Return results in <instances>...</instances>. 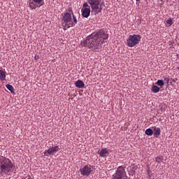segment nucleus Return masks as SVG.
Segmentation results:
<instances>
[{"label": "nucleus", "mask_w": 179, "mask_h": 179, "mask_svg": "<svg viewBox=\"0 0 179 179\" xmlns=\"http://www.w3.org/2000/svg\"><path fill=\"white\" fill-rule=\"evenodd\" d=\"M0 80L1 81H5L6 80V72L3 70H0Z\"/></svg>", "instance_id": "obj_14"}, {"label": "nucleus", "mask_w": 179, "mask_h": 179, "mask_svg": "<svg viewBox=\"0 0 179 179\" xmlns=\"http://www.w3.org/2000/svg\"><path fill=\"white\" fill-rule=\"evenodd\" d=\"M87 2L91 7L92 12L94 15L100 13L103 9V6H105L104 1L101 2V0H87Z\"/></svg>", "instance_id": "obj_4"}, {"label": "nucleus", "mask_w": 179, "mask_h": 179, "mask_svg": "<svg viewBox=\"0 0 179 179\" xmlns=\"http://www.w3.org/2000/svg\"><path fill=\"white\" fill-rule=\"evenodd\" d=\"M141 36L137 34L129 35L127 40V45L129 48H134L141 41Z\"/></svg>", "instance_id": "obj_5"}, {"label": "nucleus", "mask_w": 179, "mask_h": 179, "mask_svg": "<svg viewBox=\"0 0 179 179\" xmlns=\"http://www.w3.org/2000/svg\"><path fill=\"white\" fill-rule=\"evenodd\" d=\"M136 1H140V0H136Z\"/></svg>", "instance_id": "obj_30"}, {"label": "nucleus", "mask_w": 179, "mask_h": 179, "mask_svg": "<svg viewBox=\"0 0 179 179\" xmlns=\"http://www.w3.org/2000/svg\"><path fill=\"white\" fill-rule=\"evenodd\" d=\"M27 179H30V178H27Z\"/></svg>", "instance_id": "obj_31"}, {"label": "nucleus", "mask_w": 179, "mask_h": 179, "mask_svg": "<svg viewBox=\"0 0 179 179\" xmlns=\"http://www.w3.org/2000/svg\"><path fill=\"white\" fill-rule=\"evenodd\" d=\"M27 3L31 10L37 8H41V6L44 5V1L43 0H28Z\"/></svg>", "instance_id": "obj_7"}, {"label": "nucleus", "mask_w": 179, "mask_h": 179, "mask_svg": "<svg viewBox=\"0 0 179 179\" xmlns=\"http://www.w3.org/2000/svg\"><path fill=\"white\" fill-rule=\"evenodd\" d=\"M92 171L93 168L90 164L85 165L82 169H80L81 175L87 177H88Z\"/></svg>", "instance_id": "obj_8"}, {"label": "nucleus", "mask_w": 179, "mask_h": 179, "mask_svg": "<svg viewBox=\"0 0 179 179\" xmlns=\"http://www.w3.org/2000/svg\"><path fill=\"white\" fill-rule=\"evenodd\" d=\"M167 109V105L166 103L162 104L159 108V112L162 114Z\"/></svg>", "instance_id": "obj_17"}, {"label": "nucleus", "mask_w": 179, "mask_h": 179, "mask_svg": "<svg viewBox=\"0 0 179 179\" xmlns=\"http://www.w3.org/2000/svg\"><path fill=\"white\" fill-rule=\"evenodd\" d=\"M145 134L148 136H151L153 134V130L151 128H148L145 130Z\"/></svg>", "instance_id": "obj_19"}, {"label": "nucleus", "mask_w": 179, "mask_h": 179, "mask_svg": "<svg viewBox=\"0 0 179 179\" xmlns=\"http://www.w3.org/2000/svg\"><path fill=\"white\" fill-rule=\"evenodd\" d=\"M174 43H175L173 40L169 41V46H173Z\"/></svg>", "instance_id": "obj_23"}, {"label": "nucleus", "mask_w": 179, "mask_h": 179, "mask_svg": "<svg viewBox=\"0 0 179 179\" xmlns=\"http://www.w3.org/2000/svg\"><path fill=\"white\" fill-rule=\"evenodd\" d=\"M164 81L166 82V84H169V78H164Z\"/></svg>", "instance_id": "obj_24"}, {"label": "nucleus", "mask_w": 179, "mask_h": 179, "mask_svg": "<svg viewBox=\"0 0 179 179\" xmlns=\"http://www.w3.org/2000/svg\"><path fill=\"white\" fill-rule=\"evenodd\" d=\"M173 83H175V80H173Z\"/></svg>", "instance_id": "obj_28"}, {"label": "nucleus", "mask_w": 179, "mask_h": 179, "mask_svg": "<svg viewBox=\"0 0 179 179\" xmlns=\"http://www.w3.org/2000/svg\"><path fill=\"white\" fill-rule=\"evenodd\" d=\"M6 87L12 93V94H15V88L12 85L10 84H7L6 85Z\"/></svg>", "instance_id": "obj_16"}, {"label": "nucleus", "mask_w": 179, "mask_h": 179, "mask_svg": "<svg viewBox=\"0 0 179 179\" xmlns=\"http://www.w3.org/2000/svg\"><path fill=\"white\" fill-rule=\"evenodd\" d=\"M178 69L179 70V66L178 67Z\"/></svg>", "instance_id": "obj_29"}, {"label": "nucleus", "mask_w": 179, "mask_h": 179, "mask_svg": "<svg viewBox=\"0 0 179 179\" xmlns=\"http://www.w3.org/2000/svg\"><path fill=\"white\" fill-rule=\"evenodd\" d=\"M138 25L141 24V20H138Z\"/></svg>", "instance_id": "obj_27"}, {"label": "nucleus", "mask_w": 179, "mask_h": 179, "mask_svg": "<svg viewBox=\"0 0 179 179\" xmlns=\"http://www.w3.org/2000/svg\"><path fill=\"white\" fill-rule=\"evenodd\" d=\"M89 5L90 4L88 3V1L87 3H84L83 5V8H90Z\"/></svg>", "instance_id": "obj_22"}, {"label": "nucleus", "mask_w": 179, "mask_h": 179, "mask_svg": "<svg viewBox=\"0 0 179 179\" xmlns=\"http://www.w3.org/2000/svg\"><path fill=\"white\" fill-rule=\"evenodd\" d=\"M108 39V34L103 29H99L87 36L81 42V46L88 48L92 51L99 52L103 47V44Z\"/></svg>", "instance_id": "obj_1"}, {"label": "nucleus", "mask_w": 179, "mask_h": 179, "mask_svg": "<svg viewBox=\"0 0 179 179\" xmlns=\"http://www.w3.org/2000/svg\"><path fill=\"white\" fill-rule=\"evenodd\" d=\"M112 179H127L125 167L120 166L113 175Z\"/></svg>", "instance_id": "obj_6"}, {"label": "nucleus", "mask_w": 179, "mask_h": 179, "mask_svg": "<svg viewBox=\"0 0 179 179\" xmlns=\"http://www.w3.org/2000/svg\"><path fill=\"white\" fill-rule=\"evenodd\" d=\"M147 172H148V176H150V175L151 171H150V170L149 169H148Z\"/></svg>", "instance_id": "obj_26"}, {"label": "nucleus", "mask_w": 179, "mask_h": 179, "mask_svg": "<svg viewBox=\"0 0 179 179\" xmlns=\"http://www.w3.org/2000/svg\"><path fill=\"white\" fill-rule=\"evenodd\" d=\"M157 85L159 87H163L164 85V80H158L157 82Z\"/></svg>", "instance_id": "obj_20"}, {"label": "nucleus", "mask_w": 179, "mask_h": 179, "mask_svg": "<svg viewBox=\"0 0 179 179\" xmlns=\"http://www.w3.org/2000/svg\"><path fill=\"white\" fill-rule=\"evenodd\" d=\"M164 161L163 156H157L155 157V162L158 164H161Z\"/></svg>", "instance_id": "obj_18"}, {"label": "nucleus", "mask_w": 179, "mask_h": 179, "mask_svg": "<svg viewBox=\"0 0 179 179\" xmlns=\"http://www.w3.org/2000/svg\"><path fill=\"white\" fill-rule=\"evenodd\" d=\"M60 148L59 146L58 145H55L54 147H52L49 149L47 150L46 152L49 155H51V154L54 153V152H57L58 151H59Z\"/></svg>", "instance_id": "obj_10"}, {"label": "nucleus", "mask_w": 179, "mask_h": 179, "mask_svg": "<svg viewBox=\"0 0 179 179\" xmlns=\"http://www.w3.org/2000/svg\"><path fill=\"white\" fill-rule=\"evenodd\" d=\"M160 89L158 86L153 85L151 89L152 92L157 94L159 92Z\"/></svg>", "instance_id": "obj_15"}, {"label": "nucleus", "mask_w": 179, "mask_h": 179, "mask_svg": "<svg viewBox=\"0 0 179 179\" xmlns=\"http://www.w3.org/2000/svg\"><path fill=\"white\" fill-rule=\"evenodd\" d=\"M13 168L14 164L9 158L0 155V174L1 176L10 175Z\"/></svg>", "instance_id": "obj_3"}, {"label": "nucleus", "mask_w": 179, "mask_h": 179, "mask_svg": "<svg viewBox=\"0 0 179 179\" xmlns=\"http://www.w3.org/2000/svg\"><path fill=\"white\" fill-rule=\"evenodd\" d=\"M153 136L155 138H158L161 134V129L159 127H153Z\"/></svg>", "instance_id": "obj_12"}, {"label": "nucleus", "mask_w": 179, "mask_h": 179, "mask_svg": "<svg viewBox=\"0 0 179 179\" xmlns=\"http://www.w3.org/2000/svg\"><path fill=\"white\" fill-rule=\"evenodd\" d=\"M75 86L78 88V89H83L85 87V84L84 83L80 80H78L76 83H75Z\"/></svg>", "instance_id": "obj_13"}, {"label": "nucleus", "mask_w": 179, "mask_h": 179, "mask_svg": "<svg viewBox=\"0 0 179 179\" xmlns=\"http://www.w3.org/2000/svg\"><path fill=\"white\" fill-rule=\"evenodd\" d=\"M40 59V56H38V55H35L34 56V60L35 61H37V60H38Z\"/></svg>", "instance_id": "obj_25"}, {"label": "nucleus", "mask_w": 179, "mask_h": 179, "mask_svg": "<svg viewBox=\"0 0 179 179\" xmlns=\"http://www.w3.org/2000/svg\"><path fill=\"white\" fill-rule=\"evenodd\" d=\"M81 12H82L83 17H85L87 19V17H89L90 15V12H91L90 7L83 8L81 9Z\"/></svg>", "instance_id": "obj_9"}, {"label": "nucleus", "mask_w": 179, "mask_h": 179, "mask_svg": "<svg viewBox=\"0 0 179 179\" xmlns=\"http://www.w3.org/2000/svg\"><path fill=\"white\" fill-rule=\"evenodd\" d=\"M100 157H106L109 155V151L106 148H102L99 152Z\"/></svg>", "instance_id": "obj_11"}, {"label": "nucleus", "mask_w": 179, "mask_h": 179, "mask_svg": "<svg viewBox=\"0 0 179 179\" xmlns=\"http://www.w3.org/2000/svg\"><path fill=\"white\" fill-rule=\"evenodd\" d=\"M166 24H169V26H172L173 19L171 17L169 18V20L166 21Z\"/></svg>", "instance_id": "obj_21"}, {"label": "nucleus", "mask_w": 179, "mask_h": 179, "mask_svg": "<svg viewBox=\"0 0 179 179\" xmlns=\"http://www.w3.org/2000/svg\"><path fill=\"white\" fill-rule=\"evenodd\" d=\"M62 21L63 22L62 26L66 29L74 27L75 24L78 23L77 18L71 8H68L66 13H64Z\"/></svg>", "instance_id": "obj_2"}]
</instances>
